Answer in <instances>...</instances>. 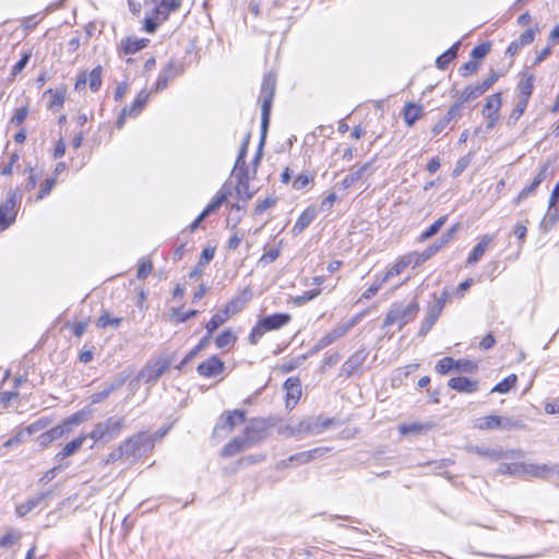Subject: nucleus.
<instances>
[{
  "label": "nucleus",
  "mask_w": 559,
  "mask_h": 559,
  "mask_svg": "<svg viewBox=\"0 0 559 559\" xmlns=\"http://www.w3.org/2000/svg\"><path fill=\"white\" fill-rule=\"evenodd\" d=\"M276 86V76L272 72H269L264 75L261 91H260V100H261V138H260V146L264 145L266 132L270 123V116L272 109V103L275 94Z\"/></svg>",
  "instance_id": "obj_1"
},
{
  "label": "nucleus",
  "mask_w": 559,
  "mask_h": 559,
  "mask_svg": "<svg viewBox=\"0 0 559 559\" xmlns=\"http://www.w3.org/2000/svg\"><path fill=\"white\" fill-rule=\"evenodd\" d=\"M126 428V417L110 416L107 419L94 425L87 435L95 442L108 443L117 439Z\"/></svg>",
  "instance_id": "obj_2"
},
{
  "label": "nucleus",
  "mask_w": 559,
  "mask_h": 559,
  "mask_svg": "<svg viewBox=\"0 0 559 559\" xmlns=\"http://www.w3.org/2000/svg\"><path fill=\"white\" fill-rule=\"evenodd\" d=\"M419 311V305L416 300L409 304L394 302L386 312L382 328L397 324L401 331L408 322L413 321Z\"/></svg>",
  "instance_id": "obj_3"
},
{
  "label": "nucleus",
  "mask_w": 559,
  "mask_h": 559,
  "mask_svg": "<svg viewBox=\"0 0 559 559\" xmlns=\"http://www.w3.org/2000/svg\"><path fill=\"white\" fill-rule=\"evenodd\" d=\"M332 424V418H324L320 415L306 418L296 425H288L286 430L289 436H316L329 429Z\"/></svg>",
  "instance_id": "obj_4"
},
{
  "label": "nucleus",
  "mask_w": 559,
  "mask_h": 559,
  "mask_svg": "<svg viewBox=\"0 0 559 559\" xmlns=\"http://www.w3.org/2000/svg\"><path fill=\"white\" fill-rule=\"evenodd\" d=\"M151 444V437L139 432L126 438L120 444L121 452L127 461H135L144 453V448Z\"/></svg>",
  "instance_id": "obj_5"
},
{
  "label": "nucleus",
  "mask_w": 559,
  "mask_h": 559,
  "mask_svg": "<svg viewBox=\"0 0 559 559\" xmlns=\"http://www.w3.org/2000/svg\"><path fill=\"white\" fill-rule=\"evenodd\" d=\"M22 195L17 191H9L5 200L0 203V231L15 223Z\"/></svg>",
  "instance_id": "obj_6"
},
{
  "label": "nucleus",
  "mask_w": 559,
  "mask_h": 559,
  "mask_svg": "<svg viewBox=\"0 0 559 559\" xmlns=\"http://www.w3.org/2000/svg\"><path fill=\"white\" fill-rule=\"evenodd\" d=\"M171 359L159 357L154 361H148L139 372V378L145 383L155 384L157 380L169 369Z\"/></svg>",
  "instance_id": "obj_7"
},
{
  "label": "nucleus",
  "mask_w": 559,
  "mask_h": 559,
  "mask_svg": "<svg viewBox=\"0 0 559 559\" xmlns=\"http://www.w3.org/2000/svg\"><path fill=\"white\" fill-rule=\"evenodd\" d=\"M185 71L183 63L177 60H169L167 64L159 71L157 80L151 92H160L168 86V83L181 75Z\"/></svg>",
  "instance_id": "obj_8"
},
{
  "label": "nucleus",
  "mask_w": 559,
  "mask_h": 559,
  "mask_svg": "<svg viewBox=\"0 0 559 559\" xmlns=\"http://www.w3.org/2000/svg\"><path fill=\"white\" fill-rule=\"evenodd\" d=\"M499 79V74L496 71H491L489 76L481 83L476 85H469L464 88L460 100L464 104L471 99H475L487 92Z\"/></svg>",
  "instance_id": "obj_9"
},
{
  "label": "nucleus",
  "mask_w": 559,
  "mask_h": 559,
  "mask_svg": "<svg viewBox=\"0 0 559 559\" xmlns=\"http://www.w3.org/2000/svg\"><path fill=\"white\" fill-rule=\"evenodd\" d=\"M245 420L246 412L242 409L224 412L215 425L214 432L217 433L219 430H227V432H231L237 424H242Z\"/></svg>",
  "instance_id": "obj_10"
},
{
  "label": "nucleus",
  "mask_w": 559,
  "mask_h": 559,
  "mask_svg": "<svg viewBox=\"0 0 559 559\" xmlns=\"http://www.w3.org/2000/svg\"><path fill=\"white\" fill-rule=\"evenodd\" d=\"M549 168H550V164L549 163H544L540 166L539 171L534 177L533 181L528 186H525L519 192L516 198L513 200V204L514 205H519L523 200H525L526 198H528L530 195H532L536 191V189L539 187V185L544 180H546V178L550 175Z\"/></svg>",
  "instance_id": "obj_11"
},
{
  "label": "nucleus",
  "mask_w": 559,
  "mask_h": 559,
  "mask_svg": "<svg viewBox=\"0 0 559 559\" xmlns=\"http://www.w3.org/2000/svg\"><path fill=\"white\" fill-rule=\"evenodd\" d=\"M225 370L224 361L216 355H212L197 367L198 373L203 378H214Z\"/></svg>",
  "instance_id": "obj_12"
},
{
  "label": "nucleus",
  "mask_w": 559,
  "mask_h": 559,
  "mask_svg": "<svg viewBox=\"0 0 559 559\" xmlns=\"http://www.w3.org/2000/svg\"><path fill=\"white\" fill-rule=\"evenodd\" d=\"M328 451L326 448H316L309 451L298 452L296 454L290 455L286 460H282L278 463V467H288L292 465H301L311 462L317 457V455H322Z\"/></svg>",
  "instance_id": "obj_13"
},
{
  "label": "nucleus",
  "mask_w": 559,
  "mask_h": 559,
  "mask_svg": "<svg viewBox=\"0 0 559 559\" xmlns=\"http://www.w3.org/2000/svg\"><path fill=\"white\" fill-rule=\"evenodd\" d=\"M126 380L127 377L120 374L116 377L114 380L105 382L100 391L95 392L90 396L91 403L99 404L106 401L112 392L123 386Z\"/></svg>",
  "instance_id": "obj_14"
},
{
  "label": "nucleus",
  "mask_w": 559,
  "mask_h": 559,
  "mask_svg": "<svg viewBox=\"0 0 559 559\" xmlns=\"http://www.w3.org/2000/svg\"><path fill=\"white\" fill-rule=\"evenodd\" d=\"M367 357H368V352L365 348H360V349L356 350L343 364V366L341 368V374H344L346 378L352 377L355 372H357L361 368V366L365 364Z\"/></svg>",
  "instance_id": "obj_15"
},
{
  "label": "nucleus",
  "mask_w": 559,
  "mask_h": 559,
  "mask_svg": "<svg viewBox=\"0 0 559 559\" xmlns=\"http://www.w3.org/2000/svg\"><path fill=\"white\" fill-rule=\"evenodd\" d=\"M252 440L242 436H237L234 439H231L228 443L224 445V448L221 451L222 457H231L247 449L252 448Z\"/></svg>",
  "instance_id": "obj_16"
},
{
  "label": "nucleus",
  "mask_w": 559,
  "mask_h": 559,
  "mask_svg": "<svg viewBox=\"0 0 559 559\" xmlns=\"http://www.w3.org/2000/svg\"><path fill=\"white\" fill-rule=\"evenodd\" d=\"M462 106L463 103L460 99L451 105L447 114L433 126L431 130L433 135L440 134L452 121H457L461 118Z\"/></svg>",
  "instance_id": "obj_17"
},
{
  "label": "nucleus",
  "mask_w": 559,
  "mask_h": 559,
  "mask_svg": "<svg viewBox=\"0 0 559 559\" xmlns=\"http://www.w3.org/2000/svg\"><path fill=\"white\" fill-rule=\"evenodd\" d=\"M460 230V225L455 224L451 228H449L445 233L441 235V237L435 241L432 245L427 247L423 253V260H427L433 254H436L441 248L447 246L455 236V234Z\"/></svg>",
  "instance_id": "obj_18"
},
{
  "label": "nucleus",
  "mask_w": 559,
  "mask_h": 559,
  "mask_svg": "<svg viewBox=\"0 0 559 559\" xmlns=\"http://www.w3.org/2000/svg\"><path fill=\"white\" fill-rule=\"evenodd\" d=\"M284 390L286 391V407L294 408L302 393L300 379L297 377L286 379Z\"/></svg>",
  "instance_id": "obj_19"
},
{
  "label": "nucleus",
  "mask_w": 559,
  "mask_h": 559,
  "mask_svg": "<svg viewBox=\"0 0 559 559\" xmlns=\"http://www.w3.org/2000/svg\"><path fill=\"white\" fill-rule=\"evenodd\" d=\"M152 2L155 3L154 14L156 19H160V22L166 21L169 14L181 5V0H152Z\"/></svg>",
  "instance_id": "obj_20"
},
{
  "label": "nucleus",
  "mask_w": 559,
  "mask_h": 559,
  "mask_svg": "<svg viewBox=\"0 0 559 559\" xmlns=\"http://www.w3.org/2000/svg\"><path fill=\"white\" fill-rule=\"evenodd\" d=\"M290 320L292 316L289 313H274L260 319L261 325L264 326V330L267 332L285 326Z\"/></svg>",
  "instance_id": "obj_21"
},
{
  "label": "nucleus",
  "mask_w": 559,
  "mask_h": 559,
  "mask_svg": "<svg viewBox=\"0 0 559 559\" xmlns=\"http://www.w3.org/2000/svg\"><path fill=\"white\" fill-rule=\"evenodd\" d=\"M265 424L261 419H252L246 426L243 435L252 440V444L255 445L264 439Z\"/></svg>",
  "instance_id": "obj_22"
},
{
  "label": "nucleus",
  "mask_w": 559,
  "mask_h": 559,
  "mask_svg": "<svg viewBox=\"0 0 559 559\" xmlns=\"http://www.w3.org/2000/svg\"><path fill=\"white\" fill-rule=\"evenodd\" d=\"M448 385L460 393H473L478 390V381L466 377H453L449 380Z\"/></svg>",
  "instance_id": "obj_23"
},
{
  "label": "nucleus",
  "mask_w": 559,
  "mask_h": 559,
  "mask_svg": "<svg viewBox=\"0 0 559 559\" xmlns=\"http://www.w3.org/2000/svg\"><path fill=\"white\" fill-rule=\"evenodd\" d=\"M495 240V235H484L478 243L471 251L466 263L469 265L476 264L486 252L489 245Z\"/></svg>",
  "instance_id": "obj_24"
},
{
  "label": "nucleus",
  "mask_w": 559,
  "mask_h": 559,
  "mask_svg": "<svg viewBox=\"0 0 559 559\" xmlns=\"http://www.w3.org/2000/svg\"><path fill=\"white\" fill-rule=\"evenodd\" d=\"M554 471L555 465L524 463L523 476L530 475L535 478L547 479Z\"/></svg>",
  "instance_id": "obj_25"
},
{
  "label": "nucleus",
  "mask_w": 559,
  "mask_h": 559,
  "mask_svg": "<svg viewBox=\"0 0 559 559\" xmlns=\"http://www.w3.org/2000/svg\"><path fill=\"white\" fill-rule=\"evenodd\" d=\"M151 91L142 90L133 100V103L130 106H126L123 108V114L128 115L129 117H136L141 114V111L144 109L148 98Z\"/></svg>",
  "instance_id": "obj_26"
},
{
  "label": "nucleus",
  "mask_w": 559,
  "mask_h": 559,
  "mask_svg": "<svg viewBox=\"0 0 559 559\" xmlns=\"http://www.w3.org/2000/svg\"><path fill=\"white\" fill-rule=\"evenodd\" d=\"M250 297L251 292L249 289H245L240 296H237L233 298L230 301H228L223 309L230 318L231 316L240 312L245 308V305L249 301Z\"/></svg>",
  "instance_id": "obj_27"
},
{
  "label": "nucleus",
  "mask_w": 559,
  "mask_h": 559,
  "mask_svg": "<svg viewBox=\"0 0 559 559\" xmlns=\"http://www.w3.org/2000/svg\"><path fill=\"white\" fill-rule=\"evenodd\" d=\"M317 212L313 207H307L298 217L292 228L294 236L301 234L316 218Z\"/></svg>",
  "instance_id": "obj_28"
},
{
  "label": "nucleus",
  "mask_w": 559,
  "mask_h": 559,
  "mask_svg": "<svg viewBox=\"0 0 559 559\" xmlns=\"http://www.w3.org/2000/svg\"><path fill=\"white\" fill-rule=\"evenodd\" d=\"M87 438V435H80L78 438H75L74 440L68 442L62 449L61 451H59L57 454H56V460L57 461H62L64 460L66 457L74 454L84 443L85 439Z\"/></svg>",
  "instance_id": "obj_29"
},
{
  "label": "nucleus",
  "mask_w": 559,
  "mask_h": 559,
  "mask_svg": "<svg viewBox=\"0 0 559 559\" xmlns=\"http://www.w3.org/2000/svg\"><path fill=\"white\" fill-rule=\"evenodd\" d=\"M460 46H461V43L456 41L447 51L441 53L436 59L437 68L440 70H445L448 68V66L451 63V61L456 58Z\"/></svg>",
  "instance_id": "obj_30"
},
{
  "label": "nucleus",
  "mask_w": 559,
  "mask_h": 559,
  "mask_svg": "<svg viewBox=\"0 0 559 559\" xmlns=\"http://www.w3.org/2000/svg\"><path fill=\"white\" fill-rule=\"evenodd\" d=\"M148 41L150 40L146 38L127 37L121 45L126 55H133L145 48Z\"/></svg>",
  "instance_id": "obj_31"
},
{
  "label": "nucleus",
  "mask_w": 559,
  "mask_h": 559,
  "mask_svg": "<svg viewBox=\"0 0 559 559\" xmlns=\"http://www.w3.org/2000/svg\"><path fill=\"white\" fill-rule=\"evenodd\" d=\"M423 107L420 105L414 103H407L404 107L403 118L405 123L408 127L414 126V123L421 117Z\"/></svg>",
  "instance_id": "obj_32"
},
{
  "label": "nucleus",
  "mask_w": 559,
  "mask_h": 559,
  "mask_svg": "<svg viewBox=\"0 0 559 559\" xmlns=\"http://www.w3.org/2000/svg\"><path fill=\"white\" fill-rule=\"evenodd\" d=\"M371 167V162L365 163L362 166H360L356 170H352L348 175L344 177L341 185L343 189L350 188L355 182L360 180L364 176V174Z\"/></svg>",
  "instance_id": "obj_33"
},
{
  "label": "nucleus",
  "mask_w": 559,
  "mask_h": 559,
  "mask_svg": "<svg viewBox=\"0 0 559 559\" xmlns=\"http://www.w3.org/2000/svg\"><path fill=\"white\" fill-rule=\"evenodd\" d=\"M534 75L527 74L524 79H522L519 84V99L528 102L530 97L534 90Z\"/></svg>",
  "instance_id": "obj_34"
},
{
  "label": "nucleus",
  "mask_w": 559,
  "mask_h": 559,
  "mask_svg": "<svg viewBox=\"0 0 559 559\" xmlns=\"http://www.w3.org/2000/svg\"><path fill=\"white\" fill-rule=\"evenodd\" d=\"M229 319L228 314L222 309L221 311L216 312L211 320L205 324L206 329V335L207 340L211 338L212 334L216 329H218L221 325H223L227 320Z\"/></svg>",
  "instance_id": "obj_35"
},
{
  "label": "nucleus",
  "mask_w": 559,
  "mask_h": 559,
  "mask_svg": "<svg viewBox=\"0 0 559 559\" xmlns=\"http://www.w3.org/2000/svg\"><path fill=\"white\" fill-rule=\"evenodd\" d=\"M524 462L501 463L497 468V474L510 476H523Z\"/></svg>",
  "instance_id": "obj_36"
},
{
  "label": "nucleus",
  "mask_w": 559,
  "mask_h": 559,
  "mask_svg": "<svg viewBox=\"0 0 559 559\" xmlns=\"http://www.w3.org/2000/svg\"><path fill=\"white\" fill-rule=\"evenodd\" d=\"M44 95H50L51 96V100L50 103L48 104V108L50 110H58L60 108H62L63 104H64V99H66V90L64 88H60V90H47Z\"/></svg>",
  "instance_id": "obj_37"
},
{
  "label": "nucleus",
  "mask_w": 559,
  "mask_h": 559,
  "mask_svg": "<svg viewBox=\"0 0 559 559\" xmlns=\"http://www.w3.org/2000/svg\"><path fill=\"white\" fill-rule=\"evenodd\" d=\"M90 416H91V411L84 408L79 412H75L70 417L64 419L62 423H63V425L67 426L68 431L70 433L74 426H78V425L84 423L85 420L88 419Z\"/></svg>",
  "instance_id": "obj_38"
},
{
  "label": "nucleus",
  "mask_w": 559,
  "mask_h": 559,
  "mask_svg": "<svg viewBox=\"0 0 559 559\" xmlns=\"http://www.w3.org/2000/svg\"><path fill=\"white\" fill-rule=\"evenodd\" d=\"M237 336L231 330H225L215 338V345L217 348H230L235 345Z\"/></svg>",
  "instance_id": "obj_39"
},
{
  "label": "nucleus",
  "mask_w": 559,
  "mask_h": 559,
  "mask_svg": "<svg viewBox=\"0 0 559 559\" xmlns=\"http://www.w3.org/2000/svg\"><path fill=\"white\" fill-rule=\"evenodd\" d=\"M439 317H440V313H438V310H432L429 308L425 319L423 320V322L420 324L418 335L425 336L431 330V328L435 325V323L437 322Z\"/></svg>",
  "instance_id": "obj_40"
},
{
  "label": "nucleus",
  "mask_w": 559,
  "mask_h": 559,
  "mask_svg": "<svg viewBox=\"0 0 559 559\" xmlns=\"http://www.w3.org/2000/svg\"><path fill=\"white\" fill-rule=\"evenodd\" d=\"M348 331L344 326L343 323L337 324L334 329H332L330 332H328L325 335L321 337L323 341V345H331L335 343L337 340L346 335Z\"/></svg>",
  "instance_id": "obj_41"
},
{
  "label": "nucleus",
  "mask_w": 559,
  "mask_h": 559,
  "mask_svg": "<svg viewBox=\"0 0 559 559\" xmlns=\"http://www.w3.org/2000/svg\"><path fill=\"white\" fill-rule=\"evenodd\" d=\"M207 342V337L204 336L201 338L200 342L185 356V358L175 366V369L181 371L183 367L206 346Z\"/></svg>",
  "instance_id": "obj_42"
},
{
  "label": "nucleus",
  "mask_w": 559,
  "mask_h": 559,
  "mask_svg": "<svg viewBox=\"0 0 559 559\" xmlns=\"http://www.w3.org/2000/svg\"><path fill=\"white\" fill-rule=\"evenodd\" d=\"M502 105V97L501 93H495L487 97L486 103L483 108V116L487 115L488 112H497L499 114V110Z\"/></svg>",
  "instance_id": "obj_43"
},
{
  "label": "nucleus",
  "mask_w": 559,
  "mask_h": 559,
  "mask_svg": "<svg viewBox=\"0 0 559 559\" xmlns=\"http://www.w3.org/2000/svg\"><path fill=\"white\" fill-rule=\"evenodd\" d=\"M411 263V259L402 257L399 259L393 266L383 275V281H389L393 276L400 275Z\"/></svg>",
  "instance_id": "obj_44"
},
{
  "label": "nucleus",
  "mask_w": 559,
  "mask_h": 559,
  "mask_svg": "<svg viewBox=\"0 0 559 559\" xmlns=\"http://www.w3.org/2000/svg\"><path fill=\"white\" fill-rule=\"evenodd\" d=\"M447 219V215L439 217L419 236V241H426L438 234L442 226L445 224Z\"/></svg>",
  "instance_id": "obj_45"
},
{
  "label": "nucleus",
  "mask_w": 559,
  "mask_h": 559,
  "mask_svg": "<svg viewBox=\"0 0 559 559\" xmlns=\"http://www.w3.org/2000/svg\"><path fill=\"white\" fill-rule=\"evenodd\" d=\"M228 194V192L219 190L211 203L202 211L203 216L207 217L211 213L215 212L227 200Z\"/></svg>",
  "instance_id": "obj_46"
},
{
  "label": "nucleus",
  "mask_w": 559,
  "mask_h": 559,
  "mask_svg": "<svg viewBox=\"0 0 559 559\" xmlns=\"http://www.w3.org/2000/svg\"><path fill=\"white\" fill-rule=\"evenodd\" d=\"M469 451L477 455H480L484 457H490L492 460H500L506 456L504 452L501 450L480 448L477 445L471 447Z\"/></svg>",
  "instance_id": "obj_47"
},
{
  "label": "nucleus",
  "mask_w": 559,
  "mask_h": 559,
  "mask_svg": "<svg viewBox=\"0 0 559 559\" xmlns=\"http://www.w3.org/2000/svg\"><path fill=\"white\" fill-rule=\"evenodd\" d=\"M122 322V318L116 317L111 318L108 311H103V313L99 316V318L96 321V326L98 329H105L108 325L112 328H118Z\"/></svg>",
  "instance_id": "obj_48"
},
{
  "label": "nucleus",
  "mask_w": 559,
  "mask_h": 559,
  "mask_svg": "<svg viewBox=\"0 0 559 559\" xmlns=\"http://www.w3.org/2000/svg\"><path fill=\"white\" fill-rule=\"evenodd\" d=\"M518 381V378L515 374H510L507 378H504L502 381L497 383L492 389L491 392L495 393H508L513 386H515Z\"/></svg>",
  "instance_id": "obj_49"
},
{
  "label": "nucleus",
  "mask_w": 559,
  "mask_h": 559,
  "mask_svg": "<svg viewBox=\"0 0 559 559\" xmlns=\"http://www.w3.org/2000/svg\"><path fill=\"white\" fill-rule=\"evenodd\" d=\"M501 425L500 429L502 430H512V429H524L525 423L524 420L515 417L509 416H500Z\"/></svg>",
  "instance_id": "obj_50"
},
{
  "label": "nucleus",
  "mask_w": 559,
  "mask_h": 559,
  "mask_svg": "<svg viewBox=\"0 0 559 559\" xmlns=\"http://www.w3.org/2000/svg\"><path fill=\"white\" fill-rule=\"evenodd\" d=\"M527 104H528V102L518 99V104L515 105L514 109L512 110V112L510 114V116L507 120V124L509 127H513L516 123V121L524 114V111L527 107Z\"/></svg>",
  "instance_id": "obj_51"
},
{
  "label": "nucleus",
  "mask_w": 559,
  "mask_h": 559,
  "mask_svg": "<svg viewBox=\"0 0 559 559\" xmlns=\"http://www.w3.org/2000/svg\"><path fill=\"white\" fill-rule=\"evenodd\" d=\"M102 67H95L88 74L87 81L92 92H97L102 86Z\"/></svg>",
  "instance_id": "obj_52"
},
{
  "label": "nucleus",
  "mask_w": 559,
  "mask_h": 559,
  "mask_svg": "<svg viewBox=\"0 0 559 559\" xmlns=\"http://www.w3.org/2000/svg\"><path fill=\"white\" fill-rule=\"evenodd\" d=\"M477 362L469 359H454V370L473 373L477 370Z\"/></svg>",
  "instance_id": "obj_53"
},
{
  "label": "nucleus",
  "mask_w": 559,
  "mask_h": 559,
  "mask_svg": "<svg viewBox=\"0 0 559 559\" xmlns=\"http://www.w3.org/2000/svg\"><path fill=\"white\" fill-rule=\"evenodd\" d=\"M436 371L439 374H447L450 371L454 370V358L452 357H444L440 359L435 367Z\"/></svg>",
  "instance_id": "obj_54"
},
{
  "label": "nucleus",
  "mask_w": 559,
  "mask_h": 559,
  "mask_svg": "<svg viewBox=\"0 0 559 559\" xmlns=\"http://www.w3.org/2000/svg\"><path fill=\"white\" fill-rule=\"evenodd\" d=\"M250 181L242 179L241 182H237L236 192L243 200L245 204L253 197V192L250 191Z\"/></svg>",
  "instance_id": "obj_55"
},
{
  "label": "nucleus",
  "mask_w": 559,
  "mask_h": 559,
  "mask_svg": "<svg viewBox=\"0 0 559 559\" xmlns=\"http://www.w3.org/2000/svg\"><path fill=\"white\" fill-rule=\"evenodd\" d=\"M501 420L500 416L489 415L481 418L479 424L480 429H500Z\"/></svg>",
  "instance_id": "obj_56"
},
{
  "label": "nucleus",
  "mask_w": 559,
  "mask_h": 559,
  "mask_svg": "<svg viewBox=\"0 0 559 559\" xmlns=\"http://www.w3.org/2000/svg\"><path fill=\"white\" fill-rule=\"evenodd\" d=\"M265 332L267 331L264 330V326L261 325V321L259 320L250 331V334L248 336L249 343L251 345H257Z\"/></svg>",
  "instance_id": "obj_57"
},
{
  "label": "nucleus",
  "mask_w": 559,
  "mask_h": 559,
  "mask_svg": "<svg viewBox=\"0 0 559 559\" xmlns=\"http://www.w3.org/2000/svg\"><path fill=\"white\" fill-rule=\"evenodd\" d=\"M51 496V491L50 490H47V491H41V492H38L37 495L31 497L29 499L26 500V504L28 506V510H34L35 508H37L44 500H46L47 498H49Z\"/></svg>",
  "instance_id": "obj_58"
},
{
  "label": "nucleus",
  "mask_w": 559,
  "mask_h": 559,
  "mask_svg": "<svg viewBox=\"0 0 559 559\" xmlns=\"http://www.w3.org/2000/svg\"><path fill=\"white\" fill-rule=\"evenodd\" d=\"M559 218V210L557 207H548V212L546 216L544 217L542 222V226H545V229L547 230L549 227H551Z\"/></svg>",
  "instance_id": "obj_59"
},
{
  "label": "nucleus",
  "mask_w": 559,
  "mask_h": 559,
  "mask_svg": "<svg viewBox=\"0 0 559 559\" xmlns=\"http://www.w3.org/2000/svg\"><path fill=\"white\" fill-rule=\"evenodd\" d=\"M47 433L49 435L50 440L55 441V440L61 438L62 436L68 435L69 431H68L67 426L63 425V423H61V424L52 427L51 429L47 430Z\"/></svg>",
  "instance_id": "obj_60"
},
{
  "label": "nucleus",
  "mask_w": 559,
  "mask_h": 559,
  "mask_svg": "<svg viewBox=\"0 0 559 559\" xmlns=\"http://www.w3.org/2000/svg\"><path fill=\"white\" fill-rule=\"evenodd\" d=\"M55 185H56V177L47 178L40 187L37 199L40 200V199H44L46 195H48L50 193V191L52 190V188L55 187Z\"/></svg>",
  "instance_id": "obj_61"
},
{
  "label": "nucleus",
  "mask_w": 559,
  "mask_h": 559,
  "mask_svg": "<svg viewBox=\"0 0 559 559\" xmlns=\"http://www.w3.org/2000/svg\"><path fill=\"white\" fill-rule=\"evenodd\" d=\"M489 50L490 45L488 43L479 44L472 49L471 57L473 59H481L489 52Z\"/></svg>",
  "instance_id": "obj_62"
},
{
  "label": "nucleus",
  "mask_w": 559,
  "mask_h": 559,
  "mask_svg": "<svg viewBox=\"0 0 559 559\" xmlns=\"http://www.w3.org/2000/svg\"><path fill=\"white\" fill-rule=\"evenodd\" d=\"M21 533H7L0 537V547H9L21 539Z\"/></svg>",
  "instance_id": "obj_63"
},
{
  "label": "nucleus",
  "mask_w": 559,
  "mask_h": 559,
  "mask_svg": "<svg viewBox=\"0 0 559 559\" xmlns=\"http://www.w3.org/2000/svg\"><path fill=\"white\" fill-rule=\"evenodd\" d=\"M478 69V64L477 62L471 60L468 62H465L463 63L460 68H459V73L466 78L468 75H472L473 73H475Z\"/></svg>",
  "instance_id": "obj_64"
}]
</instances>
